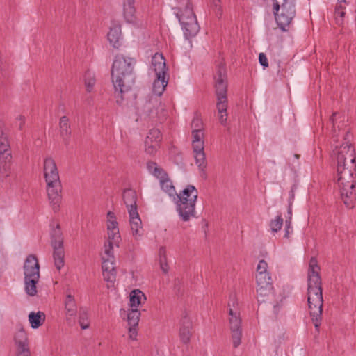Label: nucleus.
I'll list each match as a JSON object with an SVG mask.
<instances>
[{"label":"nucleus","instance_id":"nucleus-1","mask_svg":"<svg viewBox=\"0 0 356 356\" xmlns=\"http://www.w3.org/2000/svg\"><path fill=\"white\" fill-rule=\"evenodd\" d=\"M349 132L346 131L344 140L347 142L336 146L331 157L336 168L334 179L340 189L341 198L347 207H352L356 184V161L355 149L349 143Z\"/></svg>","mask_w":356,"mask_h":356},{"label":"nucleus","instance_id":"nucleus-2","mask_svg":"<svg viewBox=\"0 0 356 356\" xmlns=\"http://www.w3.org/2000/svg\"><path fill=\"white\" fill-rule=\"evenodd\" d=\"M320 270L316 258L312 257L307 273V305L312 321L318 332L321 324L323 305Z\"/></svg>","mask_w":356,"mask_h":356},{"label":"nucleus","instance_id":"nucleus-3","mask_svg":"<svg viewBox=\"0 0 356 356\" xmlns=\"http://www.w3.org/2000/svg\"><path fill=\"white\" fill-rule=\"evenodd\" d=\"M134 65L135 60L131 58L123 55H117L115 58L111 68V78L118 103L124 99V95L134 83Z\"/></svg>","mask_w":356,"mask_h":356},{"label":"nucleus","instance_id":"nucleus-4","mask_svg":"<svg viewBox=\"0 0 356 356\" xmlns=\"http://www.w3.org/2000/svg\"><path fill=\"white\" fill-rule=\"evenodd\" d=\"M43 170L48 198L54 211L57 212L61 202L62 184L56 164L52 158H45Z\"/></svg>","mask_w":356,"mask_h":356},{"label":"nucleus","instance_id":"nucleus-5","mask_svg":"<svg viewBox=\"0 0 356 356\" xmlns=\"http://www.w3.org/2000/svg\"><path fill=\"white\" fill-rule=\"evenodd\" d=\"M198 192L192 185H188L178 195L174 197L176 211L184 222L188 221L191 218L195 217V202Z\"/></svg>","mask_w":356,"mask_h":356},{"label":"nucleus","instance_id":"nucleus-6","mask_svg":"<svg viewBox=\"0 0 356 356\" xmlns=\"http://www.w3.org/2000/svg\"><path fill=\"white\" fill-rule=\"evenodd\" d=\"M213 79L218 111H227L228 83L225 64L222 61L216 66Z\"/></svg>","mask_w":356,"mask_h":356},{"label":"nucleus","instance_id":"nucleus-7","mask_svg":"<svg viewBox=\"0 0 356 356\" xmlns=\"http://www.w3.org/2000/svg\"><path fill=\"white\" fill-rule=\"evenodd\" d=\"M25 291L30 296L37 293L36 284L40 279V264L35 255L29 254L24 264Z\"/></svg>","mask_w":356,"mask_h":356},{"label":"nucleus","instance_id":"nucleus-8","mask_svg":"<svg viewBox=\"0 0 356 356\" xmlns=\"http://www.w3.org/2000/svg\"><path fill=\"white\" fill-rule=\"evenodd\" d=\"M238 301L235 296L231 297L230 302L228 303L229 326L232 332V339L233 346L237 348L241 342L242 331L241 328V320L240 313L236 308Z\"/></svg>","mask_w":356,"mask_h":356},{"label":"nucleus","instance_id":"nucleus-9","mask_svg":"<svg viewBox=\"0 0 356 356\" xmlns=\"http://www.w3.org/2000/svg\"><path fill=\"white\" fill-rule=\"evenodd\" d=\"M273 12L278 26L285 31L296 15V3L280 6L279 10Z\"/></svg>","mask_w":356,"mask_h":356},{"label":"nucleus","instance_id":"nucleus-10","mask_svg":"<svg viewBox=\"0 0 356 356\" xmlns=\"http://www.w3.org/2000/svg\"><path fill=\"white\" fill-rule=\"evenodd\" d=\"M102 272L105 281L113 283L115 281L116 270L115 266V257H110L107 259L102 258Z\"/></svg>","mask_w":356,"mask_h":356},{"label":"nucleus","instance_id":"nucleus-11","mask_svg":"<svg viewBox=\"0 0 356 356\" xmlns=\"http://www.w3.org/2000/svg\"><path fill=\"white\" fill-rule=\"evenodd\" d=\"M192 322L185 314L181 320V327L179 329V337L181 342L188 344L190 342L191 337Z\"/></svg>","mask_w":356,"mask_h":356},{"label":"nucleus","instance_id":"nucleus-12","mask_svg":"<svg viewBox=\"0 0 356 356\" xmlns=\"http://www.w3.org/2000/svg\"><path fill=\"white\" fill-rule=\"evenodd\" d=\"M151 69L155 74H168L165 60L162 54L156 53L152 56Z\"/></svg>","mask_w":356,"mask_h":356},{"label":"nucleus","instance_id":"nucleus-13","mask_svg":"<svg viewBox=\"0 0 356 356\" xmlns=\"http://www.w3.org/2000/svg\"><path fill=\"white\" fill-rule=\"evenodd\" d=\"M11 152H0V174L5 178L10 175L12 163Z\"/></svg>","mask_w":356,"mask_h":356},{"label":"nucleus","instance_id":"nucleus-14","mask_svg":"<svg viewBox=\"0 0 356 356\" xmlns=\"http://www.w3.org/2000/svg\"><path fill=\"white\" fill-rule=\"evenodd\" d=\"M168 83V74H155V79L153 83L152 91L157 96H161Z\"/></svg>","mask_w":356,"mask_h":356},{"label":"nucleus","instance_id":"nucleus-15","mask_svg":"<svg viewBox=\"0 0 356 356\" xmlns=\"http://www.w3.org/2000/svg\"><path fill=\"white\" fill-rule=\"evenodd\" d=\"M65 312L66 314V319L67 321L74 318L77 312V305L74 297L71 294L66 296L65 302Z\"/></svg>","mask_w":356,"mask_h":356},{"label":"nucleus","instance_id":"nucleus-16","mask_svg":"<svg viewBox=\"0 0 356 356\" xmlns=\"http://www.w3.org/2000/svg\"><path fill=\"white\" fill-rule=\"evenodd\" d=\"M191 23H186L184 21L181 25L184 36L187 39L195 36L200 31L196 17H191Z\"/></svg>","mask_w":356,"mask_h":356},{"label":"nucleus","instance_id":"nucleus-17","mask_svg":"<svg viewBox=\"0 0 356 356\" xmlns=\"http://www.w3.org/2000/svg\"><path fill=\"white\" fill-rule=\"evenodd\" d=\"M122 197L128 212H130L131 210L137 209V195L134 190L131 188L125 189L123 191Z\"/></svg>","mask_w":356,"mask_h":356},{"label":"nucleus","instance_id":"nucleus-18","mask_svg":"<svg viewBox=\"0 0 356 356\" xmlns=\"http://www.w3.org/2000/svg\"><path fill=\"white\" fill-rule=\"evenodd\" d=\"M108 230V243H114L116 246H119L120 241V234L118 227V222L114 221L107 224Z\"/></svg>","mask_w":356,"mask_h":356},{"label":"nucleus","instance_id":"nucleus-19","mask_svg":"<svg viewBox=\"0 0 356 356\" xmlns=\"http://www.w3.org/2000/svg\"><path fill=\"white\" fill-rule=\"evenodd\" d=\"M108 40L113 47H118L119 41L121 38V26L119 24L113 23L108 33Z\"/></svg>","mask_w":356,"mask_h":356},{"label":"nucleus","instance_id":"nucleus-20","mask_svg":"<svg viewBox=\"0 0 356 356\" xmlns=\"http://www.w3.org/2000/svg\"><path fill=\"white\" fill-rule=\"evenodd\" d=\"M51 246L53 248L54 265L57 270H60L65 264V251L63 245Z\"/></svg>","mask_w":356,"mask_h":356},{"label":"nucleus","instance_id":"nucleus-21","mask_svg":"<svg viewBox=\"0 0 356 356\" xmlns=\"http://www.w3.org/2000/svg\"><path fill=\"white\" fill-rule=\"evenodd\" d=\"M15 341L18 346V353L30 351L28 343L27 334L24 330H20L16 334Z\"/></svg>","mask_w":356,"mask_h":356},{"label":"nucleus","instance_id":"nucleus-22","mask_svg":"<svg viewBox=\"0 0 356 356\" xmlns=\"http://www.w3.org/2000/svg\"><path fill=\"white\" fill-rule=\"evenodd\" d=\"M124 17L128 23L136 22L134 0H124Z\"/></svg>","mask_w":356,"mask_h":356},{"label":"nucleus","instance_id":"nucleus-23","mask_svg":"<svg viewBox=\"0 0 356 356\" xmlns=\"http://www.w3.org/2000/svg\"><path fill=\"white\" fill-rule=\"evenodd\" d=\"M273 284H268L266 286H257V299L260 302H265L269 298L273 297Z\"/></svg>","mask_w":356,"mask_h":356},{"label":"nucleus","instance_id":"nucleus-24","mask_svg":"<svg viewBox=\"0 0 356 356\" xmlns=\"http://www.w3.org/2000/svg\"><path fill=\"white\" fill-rule=\"evenodd\" d=\"M130 217V226L132 231V233L134 236H136L139 234V229L141 228V220L139 217V214L138 213V209L131 210L129 212Z\"/></svg>","mask_w":356,"mask_h":356},{"label":"nucleus","instance_id":"nucleus-25","mask_svg":"<svg viewBox=\"0 0 356 356\" xmlns=\"http://www.w3.org/2000/svg\"><path fill=\"white\" fill-rule=\"evenodd\" d=\"M147 168L148 171L158 178L160 181L168 177L167 173L161 168L159 167L155 162H147Z\"/></svg>","mask_w":356,"mask_h":356},{"label":"nucleus","instance_id":"nucleus-26","mask_svg":"<svg viewBox=\"0 0 356 356\" xmlns=\"http://www.w3.org/2000/svg\"><path fill=\"white\" fill-rule=\"evenodd\" d=\"M29 321L33 328H38L45 321V314L42 312H31L29 314Z\"/></svg>","mask_w":356,"mask_h":356},{"label":"nucleus","instance_id":"nucleus-27","mask_svg":"<svg viewBox=\"0 0 356 356\" xmlns=\"http://www.w3.org/2000/svg\"><path fill=\"white\" fill-rule=\"evenodd\" d=\"M146 300L144 293L140 290H134L130 293V307L136 308Z\"/></svg>","mask_w":356,"mask_h":356},{"label":"nucleus","instance_id":"nucleus-28","mask_svg":"<svg viewBox=\"0 0 356 356\" xmlns=\"http://www.w3.org/2000/svg\"><path fill=\"white\" fill-rule=\"evenodd\" d=\"M51 239V245H63V237L59 224H56V227L52 229Z\"/></svg>","mask_w":356,"mask_h":356},{"label":"nucleus","instance_id":"nucleus-29","mask_svg":"<svg viewBox=\"0 0 356 356\" xmlns=\"http://www.w3.org/2000/svg\"><path fill=\"white\" fill-rule=\"evenodd\" d=\"M195 163L198 165L199 168L203 170L206 168V158L204 152V147H200V149L193 148Z\"/></svg>","mask_w":356,"mask_h":356},{"label":"nucleus","instance_id":"nucleus-30","mask_svg":"<svg viewBox=\"0 0 356 356\" xmlns=\"http://www.w3.org/2000/svg\"><path fill=\"white\" fill-rule=\"evenodd\" d=\"M176 15L181 25H183V22L184 21L186 23H191V17H196L193 12V8H186L184 10L179 11L176 13Z\"/></svg>","mask_w":356,"mask_h":356},{"label":"nucleus","instance_id":"nucleus-31","mask_svg":"<svg viewBox=\"0 0 356 356\" xmlns=\"http://www.w3.org/2000/svg\"><path fill=\"white\" fill-rule=\"evenodd\" d=\"M140 312L137 308H131L129 309L127 313V322L129 326H138Z\"/></svg>","mask_w":356,"mask_h":356},{"label":"nucleus","instance_id":"nucleus-32","mask_svg":"<svg viewBox=\"0 0 356 356\" xmlns=\"http://www.w3.org/2000/svg\"><path fill=\"white\" fill-rule=\"evenodd\" d=\"M160 268L164 274H167L169 270L167 262L166 250L165 247H161L159 250Z\"/></svg>","mask_w":356,"mask_h":356},{"label":"nucleus","instance_id":"nucleus-33","mask_svg":"<svg viewBox=\"0 0 356 356\" xmlns=\"http://www.w3.org/2000/svg\"><path fill=\"white\" fill-rule=\"evenodd\" d=\"M160 185L161 188L166 192L170 197H175L177 195H178L176 193L175 188L174 186L172 185V182L170 180V179L168 177L166 179H162L160 181Z\"/></svg>","mask_w":356,"mask_h":356},{"label":"nucleus","instance_id":"nucleus-34","mask_svg":"<svg viewBox=\"0 0 356 356\" xmlns=\"http://www.w3.org/2000/svg\"><path fill=\"white\" fill-rule=\"evenodd\" d=\"M193 136V148H197L200 149V147H204L203 136L204 134L202 131H192Z\"/></svg>","mask_w":356,"mask_h":356},{"label":"nucleus","instance_id":"nucleus-35","mask_svg":"<svg viewBox=\"0 0 356 356\" xmlns=\"http://www.w3.org/2000/svg\"><path fill=\"white\" fill-rule=\"evenodd\" d=\"M79 323L83 330L89 327V316L86 309L81 307L79 312Z\"/></svg>","mask_w":356,"mask_h":356},{"label":"nucleus","instance_id":"nucleus-36","mask_svg":"<svg viewBox=\"0 0 356 356\" xmlns=\"http://www.w3.org/2000/svg\"><path fill=\"white\" fill-rule=\"evenodd\" d=\"M95 82V74L90 71H87L84 75V83L88 92H92Z\"/></svg>","mask_w":356,"mask_h":356},{"label":"nucleus","instance_id":"nucleus-37","mask_svg":"<svg viewBox=\"0 0 356 356\" xmlns=\"http://www.w3.org/2000/svg\"><path fill=\"white\" fill-rule=\"evenodd\" d=\"M159 143L161 141V134L158 129H151L145 139V143L149 144V142Z\"/></svg>","mask_w":356,"mask_h":356},{"label":"nucleus","instance_id":"nucleus-38","mask_svg":"<svg viewBox=\"0 0 356 356\" xmlns=\"http://www.w3.org/2000/svg\"><path fill=\"white\" fill-rule=\"evenodd\" d=\"M11 152L8 135L1 131L0 135V152Z\"/></svg>","mask_w":356,"mask_h":356},{"label":"nucleus","instance_id":"nucleus-39","mask_svg":"<svg viewBox=\"0 0 356 356\" xmlns=\"http://www.w3.org/2000/svg\"><path fill=\"white\" fill-rule=\"evenodd\" d=\"M257 286H266L273 284L272 278L269 273H257L256 275Z\"/></svg>","mask_w":356,"mask_h":356},{"label":"nucleus","instance_id":"nucleus-40","mask_svg":"<svg viewBox=\"0 0 356 356\" xmlns=\"http://www.w3.org/2000/svg\"><path fill=\"white\" fill-rule=\"evenodd\" d=\"M69 120L66 116H63L60 118V134L64 136L69 137L71 134L70 131V126L68 124Z\"/></svg>","mask_w":356,"mask_h":356},{"label":"nucleus","instance_id":"nucleus-41","mask_svg":"<svg viewBox=\"0 0 356 356\" xmlns=\"http://www.w3.org/2000/svg\"><path fill=\"white\" fill-rule=\"evenodd\" d=\"M346 7L344 6L337 5L335 8V20L338 25H342L343 24V18L345 17Z\"/></svg>","mask_w":356,"mask_h":356},{"label":"nucleus","instance_id":"nucleus-42","mask_svg":"<svg viewBox=\"0 0 356 356\" xmlns=\"http://www.w3.org/2000/svg\"><path fill=\"white\" fill-rule=\"evenodd\" d=\"M283 225V219L281 216H277L275 219L272 220L270 223L272 232H277L281 229Z\"/></svg>","mask_w":356,"mask_h":356},{"label":"nucleus","instance_id":"nucleus-43","mask_svg":"<svg viewBox=\"0 0 356 356\" xmlns=\"http://www.w3.org/2000/svg\"><path fill=\"white\" fill-rule=\"evenodd\" d=\"M203 122L199 115H196L192 120L191 128L192 131H203Z\"/></svg>","mask_w":356,"mask_h":356},{"label":"nucleus","instance_id":"nucleus-44","mask_svg":"<svg viewBox=\"0 0 356 356\" xmlns=\"http://www.w3.org/2000/svg\"><path fill=\"white\" fill-rule=\"evenodd\" d=\"M115 245L114 243H105L104 245V253L102 255V258L107 259L110 257H114L113 249V245Z\"/></svg>","mask_w":356,"mask_h":356},{"label":"nucleus","instance_id":"nucleus-45","mask_svg":"<svg viewBox=\"0 0 356 356\" xmlns=\"http://www.w3.org/2000/svg\"><path fill=\"white\" fill-rule=\"evenodd\" d=\"M145 152L148 154L152 155L156 152L158 148L159 147V143H153L151 141L149 142V144L145 143Z\"/></svg>","mask_w":356,"mask_h":356},{"label":"nucleus","instance_id":"nucleus-46","mask_svg":"<svg viewBox=\"0 0 356 356\" xmlns=\"http://www.w3.org/2000/svg\"><path fill=\"white\" fill-rule=\"evenodd\" d=\"M296 3V0H273V10H279L280 6Z\"/></svg>","mask_w":356,"mask_h":356},{"label":"nucleus","instance_id":"nucleus-47","mask_svg":"<svg viewBox=\"0 0 356 356\" xmlns=\"http://www.w3.org/2000/svg\"><path fill=\"white\" fill-rule=\"evenodd\" d=\"M177 2V6L173 8L179 11L184 10L186 8H192L189 0H176Z\"/></svg>","mask_w":356,"mask_h":356},{"label":"nucleus","instance_id":"nucleus-48","mask_svg":"<svg viewBox=\"0 0 356 356\" xmlns=\"http://www.w3.org/2000/svg\"><path fill=\"white\" fill-rule=\"evenodd\" d=\"M341 114V113L334 112V113H332V115L330 118V120L333 124L334 129H336V127H337L339 130H340L341 129L342 125L341 126L339 124H338V122H337V120H338V118H339L341 117L340 116Z\"/></svg>","mask_w":356,"mask_h":356},{"label":"nucleus","instance_id":"nucleus-49","mask_svg":"<svg viewBox=\"0 0 356 356\" xmlns=\"http://www.w3.org/2000/svg\"><path fill=\"white\" fill-rule=\"evenodd\" d=\"M267 268H268V264L264 260H260L257 268V273H267Z\"/></svg>","mask_w":356,"mask_h":356},{"label":"nucleus","instance_id":"nucleus-50","mask_svg":"<svg viewBox=\"0 0 356 356\" xmlns=\"http://www.w3.org/2000/svg\"><path fill=\"white\" fill-rule=\"evenodd\" d=\"M293 232V227L291 226V222H290V220H285V233L284 237L289 238V235Z\"/></svg>","mask_w":356,"mask_h":356},{"label":"nucleus","instance_id":"nucleus-51","mask_svg":"<svg viewBox=\"0 0 356 356\" xmlns=\"http://www.w3.org/2000/svg\"><path fill=\"white\" fill-rule=\"evenodd\" d=\"M259 61L261 65H262L264 67H267L268 66V59L264 53L259 54Z\"/></svg>","mask_w":356,"mask_h":356},{"label":"nucleus","instance_id":"nucleus-52","mask_svg":"<svg viewBox=\"0 0 356 356\" xmlns=\"http://www.w3.org/2000/svg\"><path fill=\"white\" fill-rule=\"evenodd\" d=\"M296 190V186L294 184L291 186V188L289 191V205H292L294 198H295V191Z\"/></svg>","mask_w":356,"mask_h":356},{"label":"nucleus","instance_id":"nucleus-53","mask_svg":"<svg viewBox=\"0 0 356 356\" xmlns=\"http://www.w3.org/2000/svg\"><path fill=\"white\" fill-rule=\"evenodd\" d=\"M137 326H129V339L131 340H136L137 337V331L136 327Z\"/></svg>","mask_w":356,"mask_h":356},{"label":"nucleus","instance_id":"nucleus-54","mask_svg":"<svg viewBox=\"0 0 356 356\" xmlns=\"http://www.w3.org/2000/svg\"><path fill=\"white\" fill-rule=\"evenodd\" d=\"M219 120L222 125H227V121L228 118L227 113H220Z\"/></svg>","mask_w":356,"mask_h":356},{"label":"nucleus","instance_id":"nucleus-55","mask_svg":"<svg viewBox=\"0 0 356 356\" xmlns=\"http://www.w3.org/2000/svg\"><path fill=\"white\" fill-rule=\"evenodd\" d=\"M108 223L116 221L115 213L112 211H108L107 213Z\"/></svg>","mask_w":356,"mask_h":356},{"label":"nucleus","instance_id":"nucleus-56","mask_svg":"<svg viewBox=\"0 0 356 356\" xmlns=\"http://www.w3.org/2000/svg\"><path fill=\"white\" fill-rule=\"evenodd\" d=\"M286 220H290V222H291V220H292V205H288L287 217H286Z\"/></svg>","mask_w":356,"mask_h":356},{"label":"nucleus","instance_id":"nucleus-57","mask_svg":"<svg viewBox=\"0 0 356 356\" xmlns=\"http://www.w3.org/2000/svg\"><path fill=\"white\" fill-rule=\"evenodd\" d=\"M279 307H280V304L278 303V302L273 303V308H274L275 313H277Z\"/></svg>","mask_w":356,"mask_h":356},{"label":"nucleus","instance_id":"nucleus-58","mask_svg":"<svg viewBox=\"0 0 356 356\" xmlns=\"http://www.w3.org/2000/svg\"><path fill=\"white\" fill-rule=\"evenodd\" d=\"M17 356H31V352L26 351V352H24V353H17Z\"/></svg>","mask_w":356,"mask_h":356},{"label":"nucleus","instance_id":"nucleus-59","mask_svg":"<svg viewBox=\"0 0 356 356\" xmlns=\"http://www.w3.org/2000/svg\"><path fill=\"white\" fill-rule=\"evenodd\" d=\"M346 3V0H338V3L337 5L341 4V6H343V3Z\"/></svg>","mask_w":356,"mask_h":356},{"label":"nucleus","instance_id":"nucleus-60","mask_svg":"<svg viewBox=\"0 0 356 356\" xmlns=\"http://www.w3.org/2000/svg\"><path fill=\"white\" fill-rule=\"evenodd\" d=\"M18 118L19 120H24V117H23L22 115H20L19 116V118Z\"/></svg>","mask_w":356,"mask_h":356},{"label":"nucleus","instance_id":"nucleus-61","mask_svg":"<svg viewBox=\"0 0 356 356\" xmlns=\"http://www.w3.org/2000/svg\"><path fill=\"white\" fill-rule=\"evenodd\" d=\"M294 156L296 158V159H298L300 157V155L298 154H295Z\"/></svg>","mask_w":356,"mask_h":356}]
</instances>
